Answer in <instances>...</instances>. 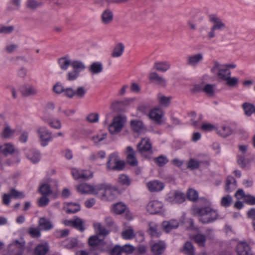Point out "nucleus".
<instances>
[{
  "label": "nucleus",
  "instance_id": "nucleus-34",
  "mask_svg": "<svg viewBox=\"0 0 255 255\" xmlns=\"http://www.w3.org/2000/svg\"><path fill=\"white\" fill-rule=\"evenodd\" d=\"M217 133L223 137H226L232 134L233 131L230 127L223 126L219 129H216Z\"/></svg>",
  "mask_w": 255,
  "mask_h": 255
},
{
  "label": "nucleus",
  "instance_id": "nucleus-57",
  "mask_svg": "<svg viewBox=\"0 0 255 255\" xmlns=\"http://www.w3.org/2000/svg\"><path fill=\"white\" fill-rule=\"evenodd\" d=\"M75 96L78 98H83L86 93V89L83 87H78L76 90H74Z\"/></svg>",
  "mask_w": 255,
  "mask_h": 255
},
{
  "label": "nucleus",
  "instance_id": "nucleus-30",
  "mask_svg": "<svg viewBox=\"0 0 255 255\" xmlns=\"http://www.w3.org/2000/svg\"><path fill=\"white\" fill-rule=\"evenodd\" d=\"M38 225L41 229L44 230H49L53 228L50 221L44 217L39 218Z\"/></svg>",
  "mask_w": 255,
  "mask_h": 255
},
{
  "label": "nucleus",
  "instance_id": "nucleus-39",
  "mask_svg": "<svg viewBox=\"0 0 255 255\" xmlns=\"http://www.w3.org/2000/svg\"><path fill=\"white\" fill-rule=\"evenodd\" d=\"M122 236L123 239L126 240H130L134 238L135 236L134 230L129 227L128 229L124 230L122 233Z\"/></svg>",
  "mask_w": 255,
  "mask_h": 255
},
{
  "label": "nucleus",
  "instance_id": "nucleus-16",
  "mask_svg": "<svg viewBox=\"0 0 255 255\" xmlns=\"http://www.w3.org/2000/svg\"><path fill=\"white\" fill-rule=\"evenodd\" d=\"M148 78L150 81L159 86L165 87L166 85V79L155 72L150 73L148 75Z\"/></svg>",
  "mask_w": 255,
  "mask_h": 255
},
{
  "label": "nucleus",
  "instance_id": "nucleus-22",
  "mask_svg": "<svg viewBox=\"0 0 255 255\" xmlns=\"http://www.w3.org/2000/svg\"><path fill=\"white\" fill-rule=\"evenodd\" d=\"M49 248L47 243L37 245L34 250V254L35 255H45L48 252Z\"/></svg>",
  "mask_w": 255,
  "mask_h": 255
},
{
  "label": "nucleus",
  "instance_id": "nucleus-42",
  "mask_svg": "<svg viewBox=\"0 0 255 255\" xmlns=\"http://www.w3.org/2000/svg\"><path fill=\"white\" fill-rule=\"evenodd\" d=\"M243 108L246 115L250 116L253 112H255V107L250 103H245L243 105Z\"/></svg>",
  "mask_w": 255,
  "mask_h": 255
},
{
  "label": "nucleus",
  "instance_id": "nucleus-49",
  "mask_svg": "<svg viewBox=\"0 0 255 255\" xmlns=\"http://www.w3.org/2000/svg\"><path fill=\"white\" fill-rule=\"evenodd\" d=\"M9 196L11 198L15 199H22L25 197V195L22 192H19L14 189H11L9 192Z\"/></svg>",
  "mask_w": 255,
  "mask_h": 255
},
{
  "label": "nucleus",
  "instance_id": "nucleus-13",
  "mask_svg": "<svg viewBox=\"0 0 255 255\" xmlns=\"http://www.w3.org/2000/svg\"><path fill=\"white\" fill-rule=\"evenodd\" d=\"M102 23L104 25H109L112 23L114 20V13L112 9L106 8L101 15Z\"/></svg>",
  "mask_w": 255,
  "mask_h": 255
},
{
  "label": "nucleus",
  "instance_id": "nucleus-64",
  "mask_svg": "<svg viewBox=\"0 0 255 255\" xmlns=\"http://www.w3.org/2000/svg\"><path fill=\"white\" fill-rule=\"evenodd\" d=\"M107 137V133H104L100 135H96L92 136L91 139L95 143L97 144L99 142L105 139Z\"/></svg>",
  "mask_w": 255,
  "mask_h": 255
},
{
  "label": "nucleus",
  "instance_id": "nucleus-10",
  "mask_svg": "<svg viewBox=\"0 0 255 255\" xmlns=\"http://www.w3.org/2000/svg\"><path fill=\"white\" fill-rule=\"evenodd\" d=\"M138 151L140 153L146 152H152V144L148 138H142L140 142L137 145Z\"/></svg>",
  "mask_w": 255,
  "mask_h": 255
},
{
  "label": "nucleus",
  "instance_id": "nucleus-54",
  "mask_svg": "<svg viewBox=\"0 0 255 255\" xmlns=\"http://www.w3.org/2000/svg\"><path fill=\"white\" fill-rule=\"evenodd\" d=\"M46 122L51 127L55 129H60L61 128V124L58 120H48Z\"/></svg>",
  "mask_w": 255,
  "mask_h": 255
},
{
  "label": "nucleus",
  "instance_id": "nucleus-8",
  "mask_svg": "<svg viewBox=\"0 0 255 255\" xmlns=\"http://www.w3.org/2000/svg\"><path fill=\"white\" fill-rule=\"evenodd\" d=\"M167 245L164 241L153 242L150 245L151 253L153 255H162L165 252Z\"/></svg>",
  "mask_w": 255,
  "mask_h": 255
},
{
  "label": "nucleus",
  "instance_id": "nucleus-18",
  "mask_svg": "<svg viewBox=\"0 0 255 255\" xmlns=\"http://www.w3.org/2000/svg\"><path fill=\"white\" fill-rule=\"evenodd\" d=\"M146 186L151 192H157L161 191L164 187V184L158 180H153L147 183Z\"/></svg>",
  "mask_w": 255,
  "mask_h": 255
},
{
  "label": "nucleus",
  "instance_id": "nucleus-33",
  "mask_svg": "<svg viewBox=\"0 0 255 255\" xmlns=\"http://www.w3.org/2000/svg\"><path fill=\"white\" fill-rule=\"evenodd\" d=\"M182 252L186 255H194L195 249L192 244L190 242H187L185 243Z\"/></svg>",
  "mask_w": 255,
  "mask_h": 255
},
{
  "label": "nucleus",
  "instance_id": "nucleus-17",
  "mask_svg": "<svg viewBox=\"0 0 255 255\" xmlns=\"http://www.w3.org/2000/svg\"><path fill=\"white\" fill-rule=\"evenodd\" d=\"M71 173L76 180L79 179H88L92 177V174L87 170H81L76 168L72 170Z\"/></svg>",
  "mask_w": 255,
  "mask_h": 255
},
{
  "label": "nucleus",
  "instance_id": "nucleus-27",
  "mask_svg": "<svg viewBox=\"0 0 255 255\" xmlns=\"http://www.w3.org/2000/svg\"><path fill=\"white\" fill-rule=\"evenodd\" d=\"M71 63L68 56L63 57L58 60L59 66L62 70H66L70 65L71 66Z\"/></svg>",
  "mask_w": 255,
  "mask_h": 255
},
{
  "label": "nucleus",
  "instance_id": "nucleus-58",
  "mask_svg": "<svg viewBox=\"0 0 255 255\" xmlns=\"http://www.w3.org/2000/svg\"><path fill=\"white\" fill-rule=\"evenodd\" d=\"M79 76V71L73 70L69 72L67 74V79L68 81H74Z\"/></svg>",
  "mask_w": 255,
  "mask_h": 255
},
{
  "label": "nucleus",
  "instance_id": "nucleus-2",
  "mask_svg": "<svg viewBox=\"0 0 255 255\" xmlns=\"http://www.w3.org/2000/svg\"><path fill=\"white\" fill-rule=\"evenodd\" d=\"M97 194L103 200L111 201L115 199L117 189L109 184H100L96 186Z\"/></svg>",
  "mask_w": 255,
  "mask_h": 255
},
{
  "label": "nucleus",
  "instance_id": "nucleus-62",
  "mask_svg": "<svg viewBox=\"0 0 255 255\" xmlns=\"http://www.w3.org/2000/svg\"><path fill=\"white\" fill-rule=\"evenodd\" d=\"M65 246L68 249L76 247L77 245V240L76 239H68L65 241Z\"/></svg>",
  "mask_w": 255,
  "mask_h": 255
},
{
  "label": "nucleus",
  "instance_id": "nucleus-46",
  "mask_svg": "<svg viewBox=\"0 0 255 255\" xmlns=\"http://www.w3.org/2000/svg\"><path fill=\"white\" fill-rule=\"evenodd\" d=\"M185 200V195L181 192H176L174 195L173 202L175 203L180 204Z\"/></svg>",
  "mask_w": 255,
  "mask_h": 255
},
{
  "label": "nucleus",
  "instance_id": "nucleus-56",
  "mask_svg": "<svg viewBox=\"0 0 255 255\" xmlns=\"http://www.w3.org/2000/svg\"><path fill=\"white\" fill-rule=\"evenodd\" d=\"M214 85L207 84L204 86L203 91L208 96H213L214 94Z\"/></svg>",
  "mask_w": 255,
  "mask_h": 255
},
{
  "label": "nucleus",
  "instance_id": "nucleus-63",
  "mask_svg": "<svg viewBox=\"0 0 255 255\" xmlns=\"http://www.w3.org/2000/svg\"><path fill=\"white\" fill-rule=\"evenodd\" d=\"M127 162L131 166H136L137 165L138 162L134 155L128 154Z\"/></svg>",
  "mask_w": 255,
  "mask_h": 255
},
{
  "label": "nucleus",
  "instance_id": "nucleus-3",
  "mask_svg": "<svg viewBox=\"0 0 255 255\" xmlns=\"http://www.w3.org/2000/svg\"><path fill=\"white\" fill-rule=\"evenodd\" d=\"M209 20L213 23L210 30L208 32V38L210 39L215 37V31H222L226 28V25L222 20L215 15H211Z\"/></svg>",
  "mask_w": 255,
  "mask_h": 255
},
{
  "label": "nucleus",
  "instance_id": "nucleus-45",
  "mask_svg": "<svg viewBox=\"0 0 255 255\" xmlns=\"http://www.w3.org/2000/svg\"><path fill=\"white\" fill-rule=\"evenodd\" d=\"M127 207L125 204L119 203L115 204L113 208L114 212L117 214H121L126 210Z\"/></svg>",
  "mask_w": 255,
  "mask_h": 255
},
{
  "label": "nucleus",
  "instance_id": "nucleus-38",
  "mask_svg": "<svg viewBox=\"0 0 255 255\" xmlns=\"http://www.w3.org/2000/svg\"><path fill=\"white\" fill-rule=\"evenodd\" d=\"M202 161H198L194 158H191L187 162V167L191 170L198 169L200 164L203 163Z\"/></svg>",
  "mask_w": 255,
  "mask_h": 255
},
{
  "label": "nucleus",
  "instance_id": "nucleus-25",
  "mask_svg": "<svg viewBox=\"0 0 255 255\" xmlns=\"http://www.w3.org/2000/svg\"><path fill=\"white\" fill-rule=\"evenodd\" d=\"M171 67L170 63L168 61L155 62L153 65V68L157 71L165 72Z\"/></svg>",
  "mask_w": 255,
  "mask_h": 255
},
{
  "label": "nucleus",
  "instance_id": "nucleus-50",
  "mask_svg": "<svg viewBox=\"0 0 255 255\" xmlns=\"http://www.w3.org/2000/svg\"><path fill=\"white\" fill-rule=\"evenodd\" d=\"M71 66L74 70L79 72L85 68L84 64L82 62L79 61H72Z\"/></svg>",
  "mask_w": 255,
  "mask_h": 255
},
{
  "label": "nucleus",
  "instance_id": "nucleus-4",
  "mask_svg": "<svg viewBox=\"0 0 255 255\" xmlns=\"http://www.w3.org/2000/svg\"><path fill=\"white\" fill-rule=\"evenodd\" d=\"M213 67L211 69V72L216 75L219 79L223 81L229 79L231 76V72L226 67L219 62L215 61L213 63Z\"/></svg>",
  "mask_w": 255,
  "mask_h": 255
},
{
  "label": "nucleus",
  "instance_id": "nucleus-20",
  "mask_svg": "<svg viewBox=\"0 0 255 255\" xmlns=\"http://www.w3.org/2000/svg\"><path fill=\"white\" fill-rule=\"evenodd\" d=\"M148 116L151 120L154 121L156 123L160 124L163 117V112L160 109L155 108L150 111Z\"/></svg>",
  "mask_w": 255,
  "mask_h": 255
},
{
  "label": "nucleus",
  "instance_id": "nucleus-60",
  "mask_svg": "<svg viewBox=\"0 0 255 255\" xmlns=\"http://www.w3.org/2000/svg\"><path fill=\"white\" fill-rule=\"evenodd\" d=\"M28 233L32 238H38L41 236L40 230L37 228L30 227L28 230Z\"/></svg>",
  "mask_w": 255,
  "mask_h": 255
},
{
  "label": "nucleus",
  "instance_id": "nucleus-61",
  "mask_svg": "<svg viewBox=\"0 0 255 255\" xmlns=\"http://www.w3.org/2000/svg\"><path fill=\"white\" fill-rule=\"evenodd\" d=\"M48 196V195H42V196L38 199V205L39 206L45 207L49 203V200L47 197Z\"/></svg>",
  "mask_w": 255,
  "mask_h": 255
},
{
  "label": "nucleus",
  "instance_id": "nucleus-11",
  "mask_svg": "<svg viewBox=\"0 0 255 255\" xmlns=\"http://www.w3.org/2000/svg\"><path fill=\"white\" fill-rule=\"evenodd\" d=\"M163 207V205L161 202L154 200L148 203L147 205V211L151 214H155L159 213Z\"/></svg>",
  "mask_w": 255,
  "mask_h": 255
},
{
  "label": "nucleus",
  "instance_id": "nucleus-7",
  "mask_svg": "<svg viewBox=\"0 0 255 255\" xmlns=\"http://www.w3.org/2000/svg\"><path fill=\"white\" fill-rule=\"evenodd\" d=\"M37 132L42 146H45L49 141L52 140V132L46 127H39L38 128Z\"/></svg>",
  "mask_w": 255,
  "mask_h": 255
},
{
  "label": "nucleus",
  "instance_id": "nucleus-6",
  "mask_svg": "<svg viewBox=\"0 0 255 255\" xmlns=\"http://www.w3.org/2000/svg\"><path fill=\"white\" fill-rule=\"evenodd\" d=\"M126 122V118L121 116L114 118L112 123L109 126V130L112 134L120 132L123 129Z\"/></svg>",
  "mask_w": 255,
  "mask_h": 255
},
{
  "label": "nucleus",
  "instance_id": "nucleus-32",
  "mask_svg": "<svg viewBox=\"0 0 255 255\" xmlns=\"http://www.w3.org/2000/svg\"><path fill=\"white\" fill-rule=\"evenodd\" d=\"M70 223L71 226L79 230L81 232H83L85 230V228L83 226V221L79 218L76 217L73 220H69L68 221Z\"/></svg>",
  "mask_w": 255,
  "mask_h": 255
},
{
  "label": "nucleus",
  "instance_id": "nucleus-29",
  "mask_svg": "<svg viewBox=\"0 0 255 255\" xmlns=\"http://www.w3.org/2000/svg\"><path fill=\"white\" fill-rule=\"evenodd\" d=\"M103 70V64L101 62H96L91 64L89 70L93 74L101 73Z\"/></svg>",
  "mask_w": 255,
  "mask_h": 255
},
{
  "label": "nucleus",
  "instance_id": "nucleus-12",
  "mask_svg": "<svg viewBox=\"0 0 255 255\" xmlns=\"http://www.w3.org/2000/svg\"><path fill=\"white\" fill-rule=\"evenodd\" d=\"M20 92L24 97L35 96L37 95L38 90L33 85L27 84L22 86Z\"/></svg>",
  "mask_w": 255,
  "mask_h": 255
},
{
  "label": "nucleus",
  "instance_id": "nucleus-41",
  "mask_svg": "<svg viewBox=\"0 0 255 255\" xmlns=\"http://www.w3.org/2000/svg\"><path fill=\"white\" fill-rule=\"evenodd\" d=\"M15 130L11 129L9 126L4 127L1 133V136L4 138H9L14 134Z\"/></svg>",
  "mask_w": 255,
  "mask_h": 255
},
{
  "label": "nucleus",
  "instance_id": "nucleus-23",
  "mask_svg": "<svg viewBox=\"0 0 255 255\" xmlns=\"http://www.w3.org/2000/svg\"><path fill=\"white\" fill-rule=\"evenodd\" d=\"M25 243L24 241L19 242L18 240H15L9 247V253H12L14 250H16L17 252H23L25 249Z\"/></svg>",
  "mask_w": 255,
  "mask_h": 255
},
{
  "label": "nucleus",
  "instance_id": "nucleus-9",
  "mask_svg": "<svg viewBox=\"0 0 255 255\" xmlns=\"http://www.w3.org/2000/svg\"><path fill=\"white\" fill-rule=\"evenodd\" d=\"M13 153L18 155V151L12 143H5L0 145V154H2L4 156H8Z\"/></svg>",
  "mask_w": 255,
  "mask_h": 255
},
{
  "label": "nucleus",
  "instance_id": "nucleus-51",
  "mask_svg": "<svg viewBox=\"0 0 255 255\" xmlns=\"http://www.w3.org/2000/svg\"><path fill=\"white\" fill-rule=\"evenodd\" d=\"M195 241L201 247H203L206 241V237L200 234L195 235L194 237Z\"/></svg>",
  "mask_w": 255,
  "mask_h": 255
},
{
  "label": "nucleus",
  "instance_id": "nucleus-36",
  "mask_svg": "<svg viewBox=\"0 0 255 255\" xmlns=\"http://www.w3.org/2000/svg\"><path fill=\"white\" fill-rule=\"evenodd\" d=\"M171 100V97H166L161 94H159L157 96L158 103L165 107H168L169 105Z\"/></svg>",
  "mask_w": 255,
  "mask_h": 255
},
{
  "label": "nucleus",
  "instance_id": "nucleus-48",
  "mask_svg": "<svg viewBox=\"0 0 255 255\" xmlns=\"http://www.w3.org/2000/svg\"><path fill=\"white\" fill-rule=\"evenodd\" d=\"M187 198L192 201H196L198 198V192L193 189H190L188 190L187 193Z\"/></svg>",
  "mask_w": 255,
  "mask_h": 255
},
{
  "label": "nucleus",
  "instance_id": "nucleus-26",
  "mask_svg": "<svg viewBox=\"0 0 255 255\" xmlns=\"http://www.w3.org/2000/svg\"><path fill=\"white\" fill-rule=\"evenodd\" d=\"M125 46L122 43L117 44L114 48L111 56L113 58H117L121 56L124 52Z\"/></svg>",
  "mask_w": 255,
  "mask_h": 255
},
{
  "label": "nucleus",
  "instance_id": "nucleus-52",
  "mask_svg": "<svg viewBox=\"0 0 255 255\" xmlns=\"http://www.w3.org/2000/svg\"><path fill=\"white\" fill-rule=\"evenodd\" d=\"M41 5L42 3L41 2L35 0H27L26 3L27 7L31 9H34Z\"/></svg>",
  "mask_w": 255,
  "mask_h": 255
},
{
  "label": "nucleus",
  "instance_id": "nucleus-35",
  "mask_svg": "<svg viewBox=\"0 0 255 255\" xmlns=\"http://www.w3.org/2000/svg\"><path fill=\"white\" fill-rule=\"evenodd\" d=\"M38 191L42 195H49L52 193L50 185L47 183L41 184L39 187Z\"/></svg>",
  "mask_w": 255,
  "mask_h": 255
},
{
  "label": "nucleus",
  "instance_id": "nucleus-44",
  "mask_svg": "<svg viewBox=\"0 0 255 255\" xmlns=\"http://www.w3.org/2000/svg\"><path fill=\"white\" fill-rule=\"evenodd\" d=\"M153 161L159 166L162 167L168 162V159L166 156L160 155L157 157L154 158Z\"/></svg>",
  "mask_w": 255,
  "mask_h": 255
},
{
  "label": "nucleus",
  "instance_id": "nucleus-31",
  "mask_svg": "<svg viewBox=\"0 0 255 255\" xmlns=\"http://www.w3.org/2000/svg\"><path fill=\"white\" fill-rule=\"evenodd\" d=\"M65 212L68 214H74L80 210V206L79 204L73 203H68L66 207H64Z\"/></svg>",
  "mask_w": 255,
  "mask_h": 255
},
{
  "label": "nucleus",
  "instance_id": "nucleus-59",
  "mask_svg": "<svg viewBox=\"0 0 255 255\" xmlns=\"http://www.w3.org/2000/svg\"><path fill=\"white\" fill-rule=\"evenodd\" d=\"M121 248L124 255H127V254H131L134 250V248L133 246L128 244L121 246Z\"/></svg>",
  "mask_w": 255,
  "mask_h": 255
},
{
  "label": "nucleus",
  "instance_id": "nucleus-28",
  "mask_svg": "<svg viewBox=\"0 0 255 255\" xmlns=\"http://www.w3.org/2000/svg\"><path fill=\"white\" fill-rule=\"evenodd\" d=\"M237 182L236 179L232 176L228 177L226 180L225 190L227 192H231L237 187Z\"/></svg>",
  "mask_w": 255,
  "mask_h": 255
},
{
  "label": "nucleus",
  "instance_id": "nucleus-47",
  "mask_svg": "<svg viewBox=\"0 0 255 255\" xmlns=\"http://www.w3.org/2000/svg\"><path fill=\"white\" fill-rule=\"evenodd\" d=\"M94 227L99 232V235L106 236L109 233V231L99 223H95Z\"/></svg>",
  "mask_w": 255,
  "mask_h": 255
},
{
  "label": "nucleus",
  "instance_id": "nucleus-43",
  "mask_svg": "<svg viewBox=\"0 0 255 255\" xmlns=\"http://www.w3.org/2000/svg\"><path fill=\"white\" fill-rule=\"evenodd\" d=\"M118 182L122 185L129 186L131 181L129 177L125 174H121L118 178Z\"/></svg>",
  "mask_w": 255,
  "mask_h": 255
},
{
  "label": "nucleus",
  "instance_id": "nucleus-19",
  "mask_svg": "<svg viewBox=\"0 0 255 255\" xmlns=\"http://www.w3.org/2000/svg\"><path fill=\"white\" fill-rule=\"evenodd\" d=\"M236 250L238 255H252L251 248L246 242L239 243Z\"/></svg>",
  "mask_w": 255,
  "mask_h": 255
},
{
  "label": "nucleus",
  "instance_id": "nucleus-37",
  "mask_svg": "<svg viewBox=\"0 0 255 255\" xmlns=\"http://www.w3.org/2000/svg\"><path fill=\"white\" fill-rule=\"evenodd\" d=\"M88 243L90 246L94 248L103 244V241L99 239L98 235H95L90 237Z\"/></svg>",
  "mask_w": 255,
  "mask_h": 255
},
{
  "label": "nucleus",
  "instance_id": "nucleus-24",
  "mask_svg": "<svg viewBox=\"0 0 255 255\" xmlns=\"http://www.w3.org/2000/svg\"><path fill=\"white\" fill-rule=\"evenodd\" d=\"M130 125L135 132H142L146 130V128L141 121L132 120L130 121Z\"/></svg>",
  "mask_w": 255,
  "mask_h": 255
},
{
  "label": "nucleus",
  "instance_id": "nucleus-21",
  "mask_svg": "<svg viewBox=\"0 0 255 255\" xmlns=\"http://www.w3.org/2000/svg\"><path fill=\"white\" fill-rule=\"evenodd\" d=\"M179 223L176 220H171L169 221H163L162 223V226L166 233H169L173 229L177 228L179 227Z\"/></svg>",
  "mask_w": 255,
  "mask_h": 255
},
{
  "label": "nucleus",
  "instance_id": "nucleus-1",
  "mask_svg": "<svg viewBox=\"0 0 255 255\" xmlns=\"http://www.w3.org/2000/svg\"><path fill=\"white\" fill-rule=\"evenodd\" d=\"M201 207L194 209V215L204 224L213 223L220 218L218 211L212 207L211 202L205 198L200 200Z\"/></svg>",
  "mask_w": 255,
  "mask_h": 255
},
{
  "label": "nucleus",
  "instance_id": "nucleus-55",
  "mask_svg": "<svg viewBox=\"0 0 255 255\" xmlns=\"http://www.w3.org/2000/svg\"><path fill=\"white\" fill-rule=\"evenodd\" d=\"M232 201V198L230 195L223 197L221 200V205L224 207H228L230 206Z\"/></svg>",
  "mask_w": 255,
  "mask_h": 255
},
{
  "label": "nucleus",
  "instance_id": "nucleus-40",
  "mask_svg": "<svg viewBox=\"0 0 255 255\" xmlns=\"http://www.w3.org/2000/svg\"><path fill=\"white\" fill-rule=\"evenodd\" d=\"M26 156L33 163H36L40 159L39 153L33 150H29L26 153Z\"/></svg>",
  "mask_w": 255,
  "mask_h": 255
},
{
  "label": "nucleus",
  "instance_id": "nucleus-15",
  "mask_svg": "<svg viewBox=\"0 0 255 255\" xmlns=\"http://www.w3.org/2000/svg\"><path fill=\"white\" fill-rule=\"evenodd\" d=\"M76 189L78 192L81 194H96L97 190H96V186L94 187L91 185L87 183H82L76 187Z\"/></svg>",
  "mask_w": 255,
  "mask_h": 255
},
{
  "label": "nucleus",
  "instance_id": "nucleus-53",
  "mask_svg": "<svg viewBox=\"0 0 255 255\" xmlns=\"http://www.w3.org/2000/svg\"><path fill=\"white\" fill-rule=\"evenodd\" d=\"M129 0H97L96 3L103 5L104 2H106L108 4L111 3H122L128 1Z\"/></svg>",
  "mask_w": 255,
  "mask_h": 255
},
{
  "label": "nucleus",
  "instance_id": "nucleus-14",
  "mask_svg": "<svg viewBox=\"0 0 255 255\" xmlns=\"http://www.w3.org/2000/svg\"><path fill=\"white\" fill-rule=\"evenodd\" d=\"M203 59V55L201 53L189 55L186 59L187 65L191 67H196Z\"/></svg>",
  "mask_w": 255,
  "mask_h": 255
},
{
  "label": "nucleus",
  "instance_id": "nucleus-5",
  "mask_svg": "<svg viewBox=\"0 0 255 255\" xmlns=\"http://www.w3.org/2000/svg\"><path fill=\"white\" fill-rule=\"evenodd\" d=\"M125 167V162L121 160L118 156L113 153L109 157V160L107 163V167L108 170L121 171Z\"/></svg>",
  "mask_w": 255,
  "mask_h": 255
}]
</instances>
